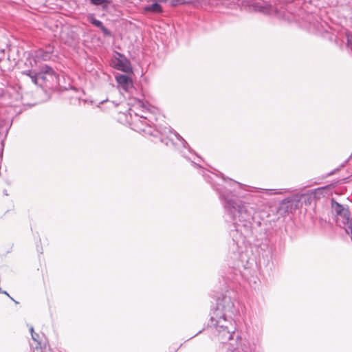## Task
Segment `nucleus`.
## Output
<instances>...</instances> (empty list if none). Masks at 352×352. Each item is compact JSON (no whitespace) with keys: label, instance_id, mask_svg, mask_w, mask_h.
Returning <instances> with one entry per match:
<instances>
[{"label":"nucleus","instance_id":"f257e3e1","mask_svg":"<svg viewBox=\"0 0 352 352\" xmlns=\"http://www.w3.org/2000/svg\"><path fill=\"white\" fill-rule=\"evenodd\" d=\"M191 162L195 167L200 169V174L219 194L225 213L234 225V230L230 231L232 241L229 246V265L245 276L254 262L246 249L245 238L251 233L253 222L261 225L260 221H256V214L262 206V201L257 193L272 195L278 192H272L274 190L261 188L256 191L246 190L250 192L243 194L236 189L241 188V184L226 179L223 175L220 178L217 175L203 169L194 161Z\"/></svg>","mask_w":352,"mask_h":352},{"label":"nucleus","instance_id":"f03ea898","mask_svg":"<svg viewBox=\"0 0 352 352\" xmlns=\"http://www.w3.org/2000/svg\"><path fill=\"white\" fill-rule=\"evenodd\" d=\"M237 313L235 300L230 294H226L218 298L217 307L211 314L210 326L214 329L221 343L232 339L236 329L233 316Z\"/></svg>","mask_w":352,"mask_h":352},{"label":"nucleus","instance_id":"7ed1b4c3","mask_svg":"<svg viewBox=\"0 0 352 352\" xmlns=\"http://www.w3.org/2000/svg\"><path fill=\"white\" fill-rule=\"evenodd\" d=\"M138 105L143 109V112L144 113V115L140 116V118L142 119V122L148 125V129H143L142 130L152 136H159L161 142L168 146H173L176 149L179 151L184 157L190 160L187 153H191V149L187 142L169 126L159 125L156 126L155 129H152L146 122L147 120L150 122L148 120L150 109L142 101H138Z\"/></svg>","mask_w":352,"mask_h":352},{"label":"nucleus","instance_id":"20e7f679","mask_svg":"<svg viewBox=\"0 0 352 352\" xmlns=\"http://www.w3.org/2000/svg\"><path fill=\"white\" fill-rule=\"evenodd\" d=\"M331 208L332 214L336 217V223L339 226L344 228L351 223L352 217L347 206L342 205L334 199H331Z\"/></svg>","mask_w":352,"mask_h":352},{"label":"nucleus","instance_id":"39448f33","mask_svg":"<svg viewBox=\"0 0 352 352\" xmlns=\"http://www.w3.org/2000/svg\"><path fill=\"white\" fill-rule=\"evenodd\" d=\"M250 11L259 12L263 14H271L275 11L274 7L262 0H250L245 3Z\"/></svg>","mask_w":352,"mask_h":352},{"label":"nucleus","instance_id":"423d86ee","mask_svg":"<svg viewBox=\"0 0 352 352\" xmlns=\"http://www.w3.org/2000/svg\"><path fill=\"white\" fill-rule=\"evenodd\" d=\"M298 200L294 197H288L283 199L277 208V213L282 217L292 212L297 208Z\"/></svg>","mask_w":352,"mask_h":352},{"label":"nucleus","instance_id":"0eeeda50","mask_svg":"<svg viewBox=\"0 0 352 352\" xmlns=\"http://www.w3.org/2000/svg\"><path fill=\"white\" fill-rule=\"evenodd\" d=\"M113 67L118 70L126 74L132 72L130 61L124 54L120 52H116V56L113 60Z\"/></svg>","mask_w":352,"mask_h":352},{"label":"nucleus","instance_id":"6e6552de","mask_svg":"<svg viewBox=\"0 0 352 352\" xmlns=\"http://www.w3.org/2000/svg\"><path fill=\"white\" fill-rule=\"evenodd\" d=\"M29 329L31 333L32 339L35 342V350L37 352H42V349L45 348L47 344L44 334L40 335L35 333L32 326H30Z\"/></svg>","mask_w":352,"mask_h":352},{"label":"nucleus","instance_id":"1a4fd4ad","mask_svg":"<svg viewBox=\"0 0 352 352\" xmlns=\"http://www.w3.org/2000/svg\"><path fill=\"white\" fill-rule=\"evenodd\" d=\"M116 80L119 88L125 91H129L133 88L132 79L127 75L118 74L116 76Z\"/></svg>","mask_w":352,"mask_h":352},{"label":"nucleus","instance_id":"9d476101","mask_svg":"<svg viewBox=\"0 0 352 352\" xmlns=\"http://www.w3.org/2000/svg\"><path fill=\"white\" fill-rule=\"evenodd\" d=\"M53 52L51 47H48V50H44L43 49H38L35 52V58L37 60L47 61L52 57Z\"/></svg>","mask_w":352,"mask_h":352},{"label":"nucleus","instance_id":"9b49d317","mask_svg":"<svg viewBox=\"0 0 352 352\" xmlns=\"http://www.w3.org/2000/svg\"><path fill=\"white\" fill-rule=\"evenodd\" d=\"M55 72L52 67H50L47 65H43L40 67V71L38 72V75L40 76V78L42 80H45V74H47L50 76L54 75Z\"/></svg>","mask_w":352,"mask_h":352},{"label":"nucleus","instance_id":"f8f14e48","mask_svg":"<svg viewBox=\"0 0 352 352\" xmlns=\"http://www.w3.org/2000/svg\"><path fill=\"white\" fill-rule=\"evenodd\" d=\"M144 11L145 12L162 13L163 12V9L158 3H153L151 5L145 6L144 8Z\"/></svg>","mask_w":352,"mask_h":352},{"label":"nucleus","instance_id":"ddd939ff","mask_svg":"<svg viewBox=\"0 0 352 352\" xmlns=\"http://www.w3.org/2000/svg\"><path fill=\"white\" fill-rule=\"evenodd\" d=\"M23 74L29 76L31 78L32 81L35 85L38 84V78H40L38 73L32 72L31 70H25V71L23 72Z\"/></svg>","mask_w":352,"mask_h":352},{"label":"nucleus","instance_id":"4468645a","mask_svg":"<svg viewBox=\"0 0 352 352\" xmlns=\"http://www.w3.org/2000/svg\"><path fill=\"white\" fill-rule=\"evenodd\" d=\"M87 21L98 28L102 25V23L100 20L96 19L93 14H89L87 16Z\"/></svg>","mask_w":352,"mask_h":352},{"label":"nucleus","instance_id":"2eb2a0df","mask_svg":"<svg viewBox=\"0 0 352 352\" xmlns=\"http://www.w3.org/2000/svg\"><path fill=\"white\" fill-rule=\"evenodd\" d=\"M193 0H171L170 4L171 6H177L182 4H192Z\"/></svg>","mask_w":352,"mask_h":352},{"label":"nucleus","instance_id":"dca6fc26","mask_svg":"<svg viewBox=\"0 0 352 352\" xmlns=\"http://www.w3.org/2000/svg\"><path fill=\"white\" fill-rule=\"evenodd\" d=\"M91 3L94 6H103L111 3V0H89Z\"/></svg>","mask_w":352,"mask_h":352},{"label":"nucleus","instance_id":"f3484780","mask_svg":"<svg viewBox=\"0 0 352 352\" xmlns=\"http://www.w3.org/2000/svg\"><path fill=\"white\" fill-rule=\"evenodd\" d=\"M346 45L347 46L352 50V32H347L346 33Z\"/></svg>","mask_w":352,"mask_h":352},{"label":"nucleus","instance_id":"a211bd4d","mask_svg":"<svg viewBox=\"0 0 352 352\" xmlns=\"http://www.w3.org/2000/svg\"><path fill=\"white\" fill-rule=\"evenodd\" d=\"M99 28L101 30L104 36H111L112 34L111 31L104 27L103 24Z\"/></svg>","mask_w":352,"mask_h":352},{"label":"nucleus","instance_id":"6ab92c4d","mask_svg":"<svg viewBox=\"0 0 352 352\" xmlns=\"http://www.w3.org/2000/svg\"><path fill=\"white\" fill-rule=\"evenodd\" d=\"M210 3V0H193V2L192 3V4H194V5H200V4L207 5V4H209Z\"/></svg>","mask_w":352,"mask_h":352},{"label":"nucleus","instance_id":"aec40b11","mask_svg":"<svg viewBox=\"0 0 352 352\" xmlns=\"http://www.w3.org/2000/svg\"><path fill=\"white\" fill-rule=\"evenodd\" d=\"M104 102V101H102L101 103H103ZM105 102L109 104L113 107H116L118 105V104L116 103L114 101H109V100H107Z\"/></svg>","mask_w":352,"mask_h":352},{"label":"nucleus","instance_id":"412c9836","mask_svg":"<svg viewBox=\"0 0 352 352\" xmlns=\"http://www.w3.org/2000/svg\"><path fill=\"white\" fill-rule=\"evenodd\" d=\"M318 192H321V189L320 188H318V189L314 190V196H316V194Z\"/></svg>","mask_w":352,"mask_h":352},{"label":"nucleus","instance_id":"4be33fe9","mask_svg":"<svg viewBox=\"0 0 352 352\" xmlns=\"http://www.w3.org/2000/svg\"><path fill=\"white\" fill-rule=\"evenodd\" d=\"M0 293H3L10 297L9 294L6 292L2 291L1 287H0Z\"/></svg>","mask_w":352,"mask_h":352},{"label":"nucleus","instance_id":"5701e85b","mask_svg":"<svg viewBox=\"0 0 352 352\" xmlns=\"http://www.w3.org/2000/svg\"><path fill=\"white\" fill-rule=\"evenodd\" d=\"M160 2H164V3H166L167 1H168L169 0H159Z\"/></svg>","mask_w":352,"mask_h":352},{"label":"nucleus","instance_id":"b1692460","mask_svg":"<svg viewBox=\"0 0 352 352\" xmlns=\"http://www.w3.org/2000/svg\"><path fill=\"white\" fill-rule=\"evenodd\" d=\"M268 254H270V257L271 258V251H268Z\"/></svg>","mask_w":352,"mask_h":352}]
</instances>
